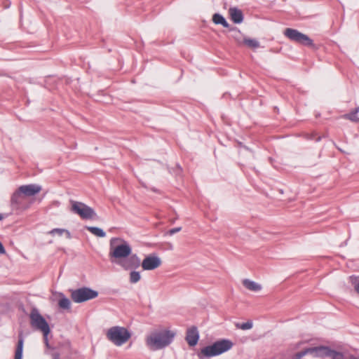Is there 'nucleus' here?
I'll use <instances>...</instances> for the list:
<instances>
[{"label": "nucleus", "instance_id": "f03ea898", "mask_svg": "<svg viewBox=\"0 0 359 359\" xmlns=\"http://www.w3.org/2000/svg\"><path fill=\"white\" fill-rule=\"evenodd\" d=\"M175 335V331L167 328L154 329L146 334L144 344L146 347L151 351L161 350L172 343Z\"/></svg>", "mask_w": 359, "mask_h": 359}, {"label": "nucleus", "instance_id": "a878e982", "mask_svg": "<svg viewBox=\"0 0 359 359\" xmlns=\"http://www.w3.org/2000/svg\"><path fill=\"white\" fill-rule=\"evenodd\" d=\"M43 334V341L47 347H49L48 340V334Z\"/></svg>", "mask_w": 359, "mask_h": 359}, {"label": "nucleus", "instance_id": "2eb2a0df", "mask_svg": "<svg viewBox=\"0 0 359 359\" xmlns=\"http://www.w3.org/2000/svg\"><path fill=\"white\" fill-rule=\"evenodd\" d=\"M58 306L62 309H69L71 307V302L62 293H58Z\"/></svg>", "mask_w": 359, "mask_h": 359}, {"label": "nucleus", "instance_id": "7ed1b4c3", "mask_svg": "<svg viewBox=\"0 0 359 359\" xmlns=\"http://www.w3.org/2000/svg\"><path fill=\"white\" fill-rule=\"evenodd\" d=\"M233 346V343L229 339H220L214 342L210 346H207L201 349L198 356L200 358H212L214 356L219 355L230 349Z\"/></svg>", "mask_w": 359, "mask_h": 359}, {"label": "nucleus", "instance_id": "9d476101", "mask_svg": "<svg viewBox=\"0 0 359 359\" xmlns=\"http://www.w3.org/2000/svg\"><path fill=\"white\" fill-rule=\"evenodd\" d=\"M284 34L291 41L301 43L304 46H311L313 41L306 34L299 32L297 29L287 28L284 31Z\"/></svg>", "mask_w": 359, "mask_h": 359}, {"label": "nucleus", "instance_id": "bb28decb", "mask_svg": "<svg viewBox=\"0 0 359 359\" xmlns=\"http://www.w3.org/2000/svg\"><path fill=\"white\" fill-rule=\"evenodd\" d=\"M53 359H60L58 355H55Z\"/></svg>", "mask_w": 359, "mask_h": 359}, {"label": "nucleus", "instance_id": "cd10ccee", "mask_svg": "<svg viewBox=\"0 0 359 359\" xmlns=\"http://www.w3.org/2000/svg\"><path fill=\"white\" fill-rule=\"evenodd\" d=\"M3 219V216L1 215V214L0 213V221Z\"/></svg>", "mask_w": 359, "mask_h": 359}, {"label": "nucleus", "instance_id": "412c9836", "mask_svg": "<svg viewBox=\"0 0 359 359\" xmlns=\"http://www.w3.org/2000/svg\"><path fill=\"white\" fill-rule=\"evenodd\" d=\"M141 278V275L140 272L136 271H133L130 273V282L131 283H137Z\"/></svg>", "mask_w": 359, "mask_h": 359}, {"label": "nucleus", "instance_id": "39448f33", "mask_svg": "<svg viewBox=\"0 0 359 359\" xmlns=\"http://www.w3.org/2000/svg\"><path fill=\"white\" fill-rule=\"evenodd\" d=\"M106 336L113 344L121 346L131 338L132 334L126 327L117 325L108 329Z\"/></svg>", "mask_w": 359, "mask_h": 359}, {"label": "nucleus", "instance_id": "f8f14e48", "mask_svg": "<svg viewBox=\"0 0 359 359\" xmlns=\"http://www.w3.org/2000/svg\"><path fill=\"white\" fill-rule=\"evenodd\" d=\"M199 339V334L196 327H193L189 328L187 332L186 340L188 344L194 346L197 344Z\"/></svg>", "mask_w": 359, "mask_h": 359}, {"label": "nucleus", "instance_id": "423d86ee", "mask_svg": "<svg viewBox=\"0 0 359 359\" xmlns=\"http://www.w3.org/2000/svg\"><path fill=\"white\" fill-rule=\"evenodd\" d=\"M41 189V187L36 184L22 185L13 194L11 202L13 204L19 205L23 198L34 196L39 194Z\"/></svg>", "mask_w": 359, "mask_h": 359}, {"label": "nucleus", "instance_id": "393cba45", "mask_svg": "<svg viewBox=\"0 0 359 359\" xmlns=\"http://www.w3.org/2000/svg\"><path fill=\"white\" fill-rule=\"evenodd\" d=\"M180 231H181V227L173 228V229L169 230L168 234L172 236V235H173V234H175V233H177V232Z\"/></svg>", "mask_w": 359, "mask_h": 359}, {"label": "nucleus", "instance_id": "20e7f679", "mask_svg": "<svg viewBox=\"0 0 359 359\" xmlns=\"http://www.w3.org/2000/svg\"><path fill=\"white\" fill-rule=\"evenodd\" d=\"M306 354H311L317 357H324L327 359H344V355L341 353L323 346L306 348L296 354V359H300Z\"/></svg>", "mask_w": 359, "mask_h": 359}, {"label": "nucleus", "instance_id": "0eeeda50", "mask_svg": "<svg viewBox=\"0 0 359 359\" xmlns=\"http://www.w3.org/2000/svg\"><path fill=\"white\" fill-rule=\"evenodd\" d=\"M71 211L78 215L83 219H95L97 214L95 210L83 203L71 201Z\"/></svg>", "mask_w": 359, "mask_h": 359}, {"label": "nucleus", "instance_id": "6e6552de", "mask_svg": "<svg viewBox=\"0 0 359 359\" xmlns=\"http://www.w3.org/2000/svg\"><path fill=\"white\" fill-rule=\"evenodd\" d=\"M30 323L32 327L41 331L43 334H49L50 327L45 318L36 309H33L29 315Z\"/></svg>", "mask_w": 359, "mask_h": 359}, {"label": "nucleus", "instance_id": "f3484780", "mask_svg": "<svg viewBox=\"0 0 359 359\" xmlns=\"http://www.w3.org/2000/svg\"><path fill=\"white\" fill-rule=\"evenodd\" d=\"M48 233L51 236L57 235L59 236H61L63 234H65L67 238H71L70 232L68 230L65 229H59V228L53 229L51 231H50Z\"/></svg>", "mask_w": 359, "mask_h": 359}, {"label": "nucleus", "instance_id": "aec40b11", "mask_svg": "<svg viewBox=\"0 0 359 359\" xmlns=\"http://www.w3.org/2000/svg\"><path fill=\"white\" fill-rule=\"evenodd\" d=\"M243 43L252 48H257L259 46V41L253 39L245 38L243 39Z\"/></svg>", "mask_w": 359, "mask_h": 359}, {"label": "nucleus", "instance_id": "b1692460", "mask_svg": "<svg viewBox=\"0 0 359 359\" xmlns=\"http://www.w3.org/2000/svg\"><path fill=\"white\" fill-rule=\"evenodd\" d=\"M357 111H358V109H356L355 111H354L353 113H352L351 114H347L345 116L353 121H358V118L357 117Z\"/></svg>", "mask_w": 359, "mask_h": 359}, {"label": "nucleus", "instance_id": "4be33fe9", "mask_svg": "<svg viewBox=\"0 0 359 359\" xmlns=\"http://www.w3.org/2000/svg\"><path fill=\"white\" fill-rule=\"evenodd\" d=\"M237 328L241 329L243 330H250L252 327V323L251 321H248L244 323H237L236 325Z\"/></svg>", "mask_w": 359, "mask_h": 359}, {"label": "nucleus", "instance_id": "a211bd4d", "mask_svg": "<svg viewBox=\"0 0 359 359\" xmlns=\"http://www.w3.org/2000/svg\"><path fill=\"white\" fill-rule=\"evenodd\" d=\"M23 344L24 340L20 337L15 353V359H22Z\"/></svg>", "mask_w": 359, "mask_h": 359}, {"label": "nucleus", "instance_id": "1a4fd4ad", "mask_svg": "<svg viewBox=\"0 0 359 359\" xmlns=\"http://www.w3.org/2000/svg\"><path fill=\"white\" fill-rule=\"evenodd\" d=\"M98 292L88 287H82L72 291L71 297L76 303H81L97 297Z\"/></svg>", "mask_w": 359, "mask_h": 359}, {"label": "nucleus", "instance_id": "dca6fc26", "mask_svg": "<svg viewBox=\"0 0 359 359\" xmlns=\"http://www.w3.org/2000/svg\"><path fill=\"white\" fill-rule=\"evenodd\" d=\"M212 21L216 25H222L224 27H229V25L225 18L219 13H215L212 16Z\"/></svg>", "mask_w": 359, "mask_h": 359}, {"label": "nucleus", "instance_id": "9b49d317", "mask_svg": "<svg viewBox=\"0 0 359 359\" xmlns=\"http://www.w3.org/2000/svg\"><path fill=\"white\" fill-rule=\"evenodd\" d=\"M140 264L143 270L151 271L161 266V259L156 255H150L147 256Z\"/></svg>", "mask_w": 359, "mask_h": 359}, {"label": "nucleus", "instance_id": "5701e85b", "mask_svg": "<svg viewBox=\"0 0 359 359\" xmlns=\"http://www.w3.org/2000/svg\"><path fill=\"white\" fill-rule=\"evenodd\" d=\"M350 281L353 286L354 287L355 290L357 292H359V279L358 276H350Z\"/></svg>", "mask_w": 359, "mask_h": 359}, {"label": "nucleus", "instance_id": "f257e3e1", "mask_svg": "<svg viewBox=\"0 0 359 359\" xmlns=\"http://www.w3.org/2000/svg\"><path fill=\"white\" fill-rule=\"evenodd\" d=\"M109 257L112 263L125 270L137 269L140 266V259L132 254L129 243L121 238L114 237L109 241Z\"/></svg>", "mask_w": 359, "mask_h": 359}, {"label": "nucleus", "instance_id": "4468645a", "mask_svg": "<svg viewBox=\"0 0 359 359\" xmlns=\"http://www.w3.org/2000/svg\"><path fill=\"white\" fill-rule=\"evenodd\" d=\"M243 285L245 288L252 292H259L262 288L260 284L250 279H244L243 280Z\"/></svg>", "mask_w": 359, "mask_h": 359}, {"label": "nucleus", "instance_id": "6ab92c4d", "mask_svg": "<svg viewBox=\"0 0 359 359\" xmlns=\"http://www.w3.org/2000/svg\"><path fill=\"white\" fill-rule=\"evenodd\" d=\"M86 229L95 236L100 238H104L106 236V233L99 227L86 226Z\"/></svg>", "mask_w": 359, "mask_h": 359}, {"label": "nucleus", "instance_id": "ddd939ff", "mask_svg": "<svg viewBox=\"0 0 359 359\" xmlns=\"http://www.w3.org/2000/svg\"><path fill=\"white\" fill-rule=\"evenodd\" d=\"M231 19L234 23L239 24L243 20V13L241 10L236 8H231L229 11Z\"/></svg>", "mask_w": 359, "mask_h": 359}]
</instances>
